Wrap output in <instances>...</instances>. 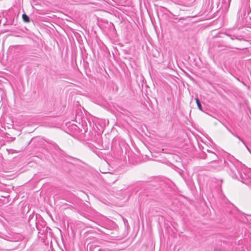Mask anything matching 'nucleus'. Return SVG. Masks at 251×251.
Instances as JSON below:
<instances>
[{
  "label": "nucleus",
  "mask_w": 251,
  "mask_h": 251,
  "mask_svg": "<svg viewBox=\"0 0 251 251\" xmlns=\"http://www.w3.org/2000/svg\"><path fill=\"white\" fill-rule=\"evenodd\" d=\"M23 21L25 23H28L30 21L29 17L25 13L22 15Z\"/></svg>",
  "instance_id": "nucleus-1"
},
{
  "label": "nucleus",
  "mask_w": 251,
  "mask_h": 251,
  "mask_svg": "<svg viewBox=\"0 0 251 251\" xmlns=\"http://www.w3.org/2000/svg\"><path fill=\"white\" fill-rule=\"evenodd\" d=\"M211 158L212 159L211 161H215L218 159V155L214 152H212Z\"/></svg>",
  "instance_id": "nucleus-2"
},
{
  "label": "nucleus",
  "mask_w": 251,
  "mask_h": 251,
  "mask_svg": "<svg viewBox=\"0 0 251 251\" xmlns=\"http://www.w3.org/2000/svg\"><path fill=\"white\" fill-rule=\"evenodd\" d=\"M228 36L230 37L231 40L236 39V40H241L237 37H236L235 35H232L229 34H226Z\"/></svg>",
  "instance_id": "nucleus-3"
},
{
  "label": "nucleus",
  "mask_w": 251,
  "mask_h": 251,
  "mask_svg": "<svg viewBox=\"0 0 251 251\" xmlns=\"http://www.w3.org/2000/svg\"><path fill=\"white\" fill-rule=\"evenodd\" d=\"M228 131H229V132H230L232 135H233L234 136H235V137H237L238 139H239L241 141H242V142L244 144H245V143H244V142L242 140V139H241V138L239 136H238V135H235V134H234V133H233V132H232L230 130H229V129H228Z\"/></svg>",
  "instance_id": "nucleus-4"
},
{
  "label": "nucleus",
  "mask_w": 251,
  "mask_h": 251,
  "mask_svg": "<svg viewBox=\"0 0 251 251\" xmlns=\"http://www.w3.org/2000/svg\"><path fill=\"white\" fill-rule=\"evenodd\" d=\"M197 104V106L198 107V108L201 110V111H203V108H202V105L201 103V102H198V103Z\"/></svg>",
  "instance_id": "nucleus-5"
},
{
  "label": "nucleus",
  "mask_w": 251,
  "mask_h": 251,
  "mask_svg": "<svg viewBox=\"0 0 251 251\" xmlns=\"http://www.w3.org/2000/svg\"><path fill=\"white\" fill-rule=\"evenodd\" d=\"M195 100H196V102L197 104L198 103V102H200V101L199 100V99L197 98L195 99Z\"/></svg>",
  "instance_id": "nucleus-6"
},
{
  "label": "nucleus",
  "mask_w": 251,
  "mask_h": 251,
  "mask_svg": "<svg viewBox=\"0 0 251 251\" xmlns=\"http://www.w3.org/2000/svg\"><path fill=\"white\" fill-rule=\"evenodd\" d=\"M207 151L209 152V153H212V152H213V151H210V150H207Z\"/></svg>",
  "instance_id": "nucleus-7"
}]
</instances>
